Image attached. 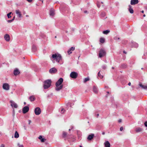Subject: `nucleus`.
Segmentation results:
<instances>
[{
  "instance_id": "f257e3e1",
  "label": "nucleus",
  "mask_w": 147,
  "mask_h": 147,
  "mask_svg": "<svg viewBox=\"0 0 147 147\" xmlns=\"http://www.w3.org/2000/svg\"><path fill=\"white\" fill-rule=\"evenodd\" d=\"M63 81V79L62 78H61L56 83L55 85L56 87L55 89L56 90L59 91L62 89L63 86L61 84Z\"/></svg>"
},
{
  "instance_id": "f03ea898",
  "label": "nucleus",
  "mask_w": 147,
  "mask_h": 147,
  "mask_svg": "<svg viewBox=\"0 0 147 147\" xmlns=\"http://www.w3.org/2000/svg\"><path fill=\"white\" fill-rule=\"evenodd\" d=\"M51 81L50 80H48L45 81L44 82L43 86L44 88L46 89L49 88L51 85Z\"/></svg>"
},
{
  "instance_id": "7ed1b4c3",
  "label": "nucleus",
  "mask_w": 147,
  "mask_h": 147,
  "mask_svg": "<svg viewBox=\"0 0 147 147\" xmlns=\"http://www.w3.org/2000/svg\"><path fill=\"white\" fill-rule=\"evenodd\" d=\"M52 57L55 59H56L57 62H59L60 60L61 59V56L60 54L57 55L56 54H53L52 55Z\"/></svg>"
},
{
  "instance_id": "20e7f679",
  "label": "nucleus",
  "mask_w": 147,
  "mask_h": 147,
  "mask_svg": "<svg viewBox=\"0 0 147 147\" xmlns=\"http://www.w3.org/2000/svg\"><path fill=\"white\" fill-rule=\"evenodd\" d=\"M106 54V52L105 50L103 49H100L99 53V57L100 58H101L104 56Z\"/></svg>"
},
{
  "instance_id": "39448f33",
  "label": "nucleus",
  "mask_w": 147,
  "mask_h": 147,
  "mask_svg": "<svg viewBox=\"0 0 147 147\" xmlns=\"http://www.w3.org/2000/svg\"><path fill=\"white\" fill-rule=\"evenodd\" d=\"M70 76L71 78L75 79L78 77V74L76 72L73 71L71 73Z\"/></svg>"
},
{
  "instance_id": "423d86ee",
  "label": "nucleus",
  "mask_w": 147,
  "mask_h": 147,
  "mask_svg": "<svg viewBox=\"0 0 147 147\" xmlns=\"http://www.w3.org/2000/svg\"><path fill=\"white\" fill-rule=\"evenodd\" d=\"M41 111L40 109L38 107L36 108L34 110V112L35 114L36 115H40Z\"/></svg>"
},
{
  "instance_id": "0eeeda50",
  "label": "nucleus",
  "mask_w": 147,
  "mask_h": 147,
  "mask_svg": "<svg viewBox=\"0 0 147 147\" xmlns=\"http://www.w3.org/2000/svg\"><path fill=\"white\" fill-rule=\"evenodd\" d=\"M3 88L4 90H8L9 89V85L8 83H4L3 85Z\"/></svg>"
},
{
  "instance_id": "6e6552de",
  "label": "nucleus",
  "mask_w": 147,
  "mask_h": 147,
  "mask_svg": "<svg viewBox=\"0 0 147 147\" xmlns=\"http://www.w3.org/2000/svg\"><path fill=\"white\" fill-rule=\"evenodd\" d=\"M29 110V107L27 106L24 107L22 109L23 113L25 114L27 113Z\"/></svg>"
},
{
  "instance_id": "1a4fd4ad",
  "label": "nucleus",
  "mask_w": 147,
  "mask_h": 147,
  "mask_svg": "<svg viewBox=\"0 0 147 147\" xmlns=\"http://www.w3.org/2000/svg\"><path fill=\"white\" fill-rule=\"evenodd\" d=\"M10 102L11 103V106L12 107H14L15 108H17L18 107V106L17 105L14 101L12 100H11Z\"/></svg>"
},
{
  "instance_id": "9d476101",
  "label": "nucleus",
  "mask_w": 147,
  "mask_h": 147,
  "mask_svg": "<svg viewBox=\"0 0 147 147\" xmlns=\"http://www.w3.org/2000/svg\"><path fill=\"white\" fill-rule=\"evenodd\" d=\"M57 69L55 67H53L50 69L49 72L51 74H54L57 71Z\"/></svg>"
},
{
  "instance_id": "9b49d317",
  "label": "nucleus",
  "mask_w": 147,
  "mask_h": 147,
  "mask_svg": "<svg viewBox=\"0 0 147 147\" xmlns=\"http://www.w3.org/2000/svg\"><path fill=\"white\" fill-rule=\"evenodd\" d=\"M139 1L138 0H131L130 4L131 5H135L138 3Z\"/></svg>"
},
{
  "instance_id": "f8f14e48",
  "label": "nucleus",
  "mask_w": 147,
  "mask_h": 147,
  "mask_svg": "<svg viewBox=\"0 0 147 147\" xmlns=\"http://www.w3.org/2000/svg\"><path fill=\"white\" fill-rule=\"evenodd\" d=\"M5 40L7 42L9 41L10 40V37L9 35L7 34H5L4 36Z\"/></svg>"
},
{
  "instance_id": "ddd939ff",
  "label": "nucleus",
  "mask_w": 147,
  "mask_h": 147,
  "mask_svg": "<svg viewBox=\"0 0 147 147\" xmlns=\"http://www.w3.org/2000/svg\"><path fill=\"white\" fill-rule=\"evenodd\" d=\"M94 137V134H90L88 135V136L87 139L88 140H91Z\"/></svg>"
},
{
  "instance_id": "4468645a",
  "label": "nucleus",
  "mask_w": 147,
  "mask_h": 147,
  "mask_svg": "<svg viewBox=\"0 0 147 147\" xmlns=\"http://www.w3.org/2000/svg\"><path fill=\"white\" fill-rule=\"evenodd\" d=\"M20 73V71L18 69L16 68L14 70L13 74L14 75L16 76Z\"/></svg>"
},
{
  "instance_id": "2eb2a0df",
  "label": "nucleus",
  "mask_w": 147,
  "mask_h": 147,
  "mask_svg": "<svg viewBox=\"0 0 147 147\" xmlns=\"http://www.w3.org/2000/svg\"><path fill=\"white\" fill-rule=\"evenodd\" d=\"M62 137L64 138H66V137L67 139L69 138V135L67 136V133L64 131L63 132Z\"/></svg>"
},
{
  "instance_id": "dca6fc26",
  "label": "nucleus",
  "mask_w": 147,
  "mask_h": 147,
  "mask_svg": "<svg viewBox=\"0 0 147 147\" xmlns=\"http://www.w3.org/2000/svg\"><path fill=\"white\" fill-rule=\"evenodd\" d=\"M16 14L18 15L19 17L21 18L22 17V14L19 9L16 10Z\"/></svg>"
},
{
  "instance_id": "f3484780",
  "label": "nucleus",
  "mask_w": 147,
  "mask_h": 147,
  "mask_svg": "<svg viewBox=\"0 0 147 147\" xmlns=\"http://www.w3.org/2000/svg\"><path fill=\"white\" fill-rule=\"evenodd\" d=\"M38 139H40L42 142H44L46 140V139L45 138H43L42 136H40L38 137Z\"/></svg>"
},
{
  "instance_id": "a211bd4d",
  "label": "nucleus",
  "mask_w": 147,
  "mask_h": 147,
  "mask_svg": "<svg viewBox=\"0 0 147 147\" xmlns=\"http://www.w3.org/2000/svg\"><path fill=\"white\" fill-rule=\"evenodd\" d=\"M128 6L129 7L128 10L129 12L131 13H134V10L132 8V6L130 5H129Z\"/></svg>"
},
{
  "instance_id": "6ab92c4d",
  "label": "nucleus",
  "mask_w": 147,
  "mask_h": 147,
  "mask_svg": "<svg viewBox=\"0 0 147 147\" xmlns=\"http://www.w3.org/2000/svg\"><path fill=\"white\" fill-rule=\"evenodd\" d=\"M74 49H75V47H71L67 51L68 54L70 55V54H71L72 53L71 51H74Z\"/></svg>"
},
{
  "instance_id": "aec40b11",
  "label": "nucleus",
  "mask_w": 147,
  "mask_h": 147,
  "mask_svg": "<svg viewBox=\"0 0 147 147\" xmlns=\"http://www.w3.org/2000/svg\"><path fill=\"white\" fill-rule=\"evenodd\" d=\"M104 144L105 147H110V144L108 141H106L104 143Z\"/></svg>"
},
{
  "instance_id": "412c9836",
  "label": "nucleus",
  "mask_w": 147,
  "mask_h": 147,
  "mask_svg": "<svg viewBox=\"0 0 147 147\" xmlns=\"http://www.w3.org/2000/svg\"><path fill=\"white\" fill-rule=\"evenodd\" d=\"M143 130V129L141 128L140 127L136 128V129L135 131L137 133L141 132Z\"/></svg>"
},
{
  "instance_id": "4be33fe9",
  "label": "nucleus",
  "mask_w": 147,
  "mask_h": 147,
  "mask_svg": "<svg viewBox=\"0 0 147 147\" xmlns=\"http://www.w3.org/2000/svg\"><path fill=\"white\" fill-rule=\"evenodd\" d=\"M35 99V97L33 95L30 96L29 98V99L31 102L34 101Z\"/></svg>"
},
{
  "instance_id": "5701e85b",
  "label": "nucleus",
  "mask_w": 147,
  "mask_h": 147,
  "mask_svg": "<svg viewBox=\"0 0 147 147\" xmlns=\"http://www.w3.org/2000/svg\"><path fill=\"white\" fill-rule=\"evenodd\" d=\"M50 15L52 16H53L54 15V11L53 9H51L50 10Z\"/></svg>"
},
{
  "instance_id": "b1692460",
  "label": "nucleus",
  "mask_w": 147,
  "mask_h": 147,
  "mask_svg": "<svg viewBox=\"0 0 147 147\" xmlns=\"http://www.w3.org/2000/svg\"><path fill=\"white\" fill-rule=\"evenodd\" d=\"M127 67V65L125 64H121L120 66V68H126Z\"/></svg>"
},
{
  "instance_id": "393cba45",
  "label": "nucleus",
  "mask_w": 147,
  "mask_h": 147,
  "mask_svg": "<svg viewBox=\"0 0 147 147\" xmlns=\"http://www.w3.org/2000/svg\"><path fill=\"white\" fill-rule=\"evenodd\" d=\"M93 91L95 93H97L98 92V89L95 86H94L93 88Z\"/></svg>"
},
{
  "instance_id": "a878e982",
  "label": "nucleus",
  "mask_w": 147,
  "mask_h": 147,
  "mask_svg": "<svg viewBox=\"0 0 147 147\" xmlns=\"http://www.w3.org/2000/svg\"><path fill=\"white\" fill-rule=\"evenodd\" d=\"M19 137V134L17 131H15L14 134V137L16 138H18Z\"/></svg>"
},
{
  "instance_id": "bb28decb",
  "label": "nucleus",
  "mask_w": 147,
  "mask_h": 147,
  "mask_svg": "<svg viewBox=\"0 0 147 147\" xmlns=\"http://www.w3.org/2000/svg\"><path fill=\"white\" fill-rule=\"evenodd\" d=\"M32 50L34 52L36 50V46L34 45H33L32 47Z\"/></svg>"
},
{
  "instance_id": "cd10ccee",
  "label": "nucleus",
  "mask_w": 147,
  "mask_h": 147,
  "mask_svg": "<svg viewBox=\"0 0 147 147\" xmlns=\"http://www.w3.org/2000/svg\"><path fill=\"white\" fill-rule=\"evenodd\" d=\"M105 39L103 38H100V42L102 43H103L105 42Z\"/></svg>"
},
{
  "instance_id": "c85d7f7f",
  "label": "nucleus",
  "mask_w": 147,
  "mask_h": 147,
  "mask_svg": "<svg viewBox=\"0 0 147 147\" xmlns=\"http://www.w3.org/2000/svg\"><path fill=\"white\" fill-rule=\"evenodd\" d=\"M110 32V30H106L104 31L103 32V33L105 34H108Z\"/></svg>"
},
{
  "instance_id": "c756f323",
  "label": "nucleus",
  "mask_w": 147,
  "mask_h": 147,
  "mask_svg": "<svg viewBox=\"0 0 147 147\" xmlns=\"http://www.w3.org/2000/svg\"><path fill=\"white\" fill-rule=\"evenodd\" d=\"M100 71H99L98 74V76L100 77V78H103V76L101 75L100 74Z\"/></svg>"
},
{
  "instance_id": "7c9ffc66",
  "label": "nucleus",
  "mask_w": 147,
  "mask_h": 147,
  "mask_svg": "<svg viewBox=\"0 0 147 147\" xmlns=\"http://www.w3.org/2000/svg\"><path fill=\"white\" fill-rule=\"evenodd\" d=\"M90 80V79L89 78H85L84 80V82L86 83L88 81Z\"/></svg>"
},
{
  "instance_id": "2f4dec72",
  "label": "nucleus",
  "mask_w": 147,
  "mask_h": 147,
  "mask_svg": "<svg viewBox=\"0 0 147 147\" xmlns=\"http://www.w3.org/2000/svg\"><path fill=\"white\" fill-rule=\"evenodd\" d=\"M11 13V12H10L7 14V15L8 18H9L11 17V16L10 15Z\"/></svg>"
},
{
  "instance_id": "473e14b6",
  "label": "nucleus",
  "mask_w": 147,
  "mask_h": 147,
  "mask_svg": "<svg viewBox=\"0 0 147 147\" xmlns=\"http://www.w3.org/2000/svg\"><path fill=\"white\" fill-rule=\"evenodd\" d=\"M65 110L63 108H62L61 109V114H63L65 112Z\"/></svg>"
},
{
  "instance_id": "72a5a7b5",
  "label": "nucleus",
  "mask_w": 147,
  "mask_h": 147,
  "mask_svg": "<svg viewBox=\"0 0 147 147\" xmlns=\"http://www.w3.org/2000/svg\"><path fill=\"white\" fill-rule=\"evenodd\" d=\"M106 68L107 66L105 65H103L102 66V68L104 69H106Z\"/></svg>"
},
{
  "instance_id": "f704fd0d",
  "label": "nucleus",
  "mask_w": 147,
  "mask_h": 147,
  "mask_svg": "<svg viewBox=\"0 0 147 147\" xmlns=\"http://www.w3.org/2000/svg\"><path fill=\"white\" fill-rule=\"evenodd\" d=\"M18 145L19 147H24L23 145L22 144H20L19 143H18Z\"/></svg>"
},
{
  "instance_id": "c9c22d12",
  "label": "nucleus",
  "mask_w": 147,
  "mask_h": 147,
  "mask_svg": "<svg viewBox=\"0 0 147 147\" xmlns=\"http://www.w3.org/2000/svg\"><path fill=\"white\" fill-rule=\"evenodd\" d=\"M68 105H69L70 107L71 106V103L70 102H68L67 103V106H68Z\"/></svg>"
},
{
  "instance_id": "e433bc0d",
  "label": "nucleus",
  "mask_w": 147,
  "mask_h": 147,
  "mask_svg": "<svg viewBox=\"0 0 147 147\" xmlns=\"http://www.w3.org/2000/svg\"><path fill=\"white\" fill-rule=\"evenodd\" d=\"M114 38V39H115V40H119L120 39L119 38L117 37H115Z\"/></svg>"
},
{
  "instance_id": "4c0bfd02",
  "label": "nucleus",
  "mask_w": 147,
  "mask_h": 147,
  "mask_svg": "<svg viewBox=\"0 0 147 147\" xmlns=\"http://www.w3.org/2000/svg\"><path fill=\"white\" fill-rule=\"evenodd\" d=\"M144 125L146 127H147V121H146L144 123Z\"/></svg>"
},
{
  "instance_id": "58836bf2",
  "label": "nucleus",
  "mask_w": 147,
  "mask_h": 147,
  "mask_svg": "<svg viewBox=\"0 0 147 147\" xmlns=\"http://www.w3.org/2000/svg\"><path fill=\"white\" fill-rule=\"evenodd\" d=\"M13 21H12V20H8L7 21V22L8 23H11V22H12Z\"/></svg>"
},
{
  "instance_id": "ea45409f",
  "label": "nucleus",
  "mask_w": 147,
  "mask_h": 147,
  "mask_svg": "<svg viewBox=\"0 0 147 147\" xmlns=\"http://www.w3.org/2000/svg\"><path fill=\"white\" fill-rule=\"evenodd\" d=\"M5 147V145L4 144H2L0 146V147Z\"/></svg>"
},
{
  "instance_id": "a19ab883",
  "label": "nucleus",
  "mask_w": 147,
  "mask_h": 147,
  "mask_svg": "<svg viewBox=\"0 0 147 147\" xmlns=\"http://www.w3.org/2000/svg\"><path fill=\"white\" fill-rule=\"evenodd\" d=\"M123 129V127H121L120 128V130L121 131H122Z\"/></svg>"
},
{
  "instance_id": "79ce46f5",
  "label": "nucleus",
  "mask_w": 147,
  "mask_h": 147,
  "mask_svg": "<svg viewBox=\"0 0 147 147\" xmlns=\"http://www.w3.org/2000/svg\"><path fill=\"white\" fill-rule=\"evenodd\" d=\"M101 15L103 17L105 15V13H102Z\"/></svg>"
},
{
  "instance_id": "37998d69",
  "label": "nucleus",
  "mask_w": 147,
  "mask_h": 147,
  "mask_svg": "<svg viewBox=\"0 0 147 147\" xmlns=\"http://www.w3.org/2000/svg\"><path fill=\"white\" fill-rule=\"evenodd\" d=\"M122 121V120L121 119H119L118 120V122L119 123H121Z\"/></svg>"
},
{
  "instance_id": "c03bdc74",
  "label": "nucleus",
  "mask_w": 147,
  "mask_h": 147,
  "mask_svg": "<svg viewBox=\"0 0 147 147\" xmlns=\"http://www.w3.org/2000/svg\"><path fill=\"white\" fill-rule=\"evenodd\" d=\"M29 2H31L32 1V0H26Z\"/></svg>"
},
{
  "instance_id": "a18cd8bd",
  "label": "nucleus",
  "mask_w": 147,
  "mask_h": 147,
  "mask_svg": "<svg viewBox=\"0 0 147 147\" xmlns=\"http://www.w3.org/2000/svg\"><path fill=\"white\" fill-rule=\"evenodd\" d=\"M84 12L85 13H88V11H87L86 10H85V11H84Z\"/></svg>"
},
{
  "instance_id": "49530a36",
  "label": "nucleus",
  "mask_w": 147,
  "mask_h": 147,
  "mask_svg": "<svg viewBox=\"0 0 147 147\" xmlns=\"http://www.w3.org/2000/svg\"><path fill=\"white\" fill-rule=\"evenodd\" d=\"M15 16H14L13 18L12 19V20L13 21L15 19Z\"/></svg>"
},
{
  "instance_id": "de8ad7c7",
  "label": "nucleus",
  "mask_w": 147,
  "mask_h": 147,
  "mask_svg": "<svg viewBox=\"0 0 147 147\" xmlns=\"http://www.w3.org/2000/svg\"><path fill=\"white\" fill-rule=\"evenodd\" d=\"M31 121L30 120H29V123H28L30 125V123H31Z\"/></svg>"
},
{
  "instance_id": "09e8293b",
  "label": "nucleus",
  "mask_w": 147,
  "mask_h": 147,
  "mask_svg": "<svg viewBox=\"0 0 147 147\" xmlns=\"http://www.w3.org/2000/svg\"><path fill=\"white\" fill-rule=\"evenodd\" d=\"M131 85V83L130 82H129L128 84V85L129 86H130Z\"/></svg>"
},
{
  "instance_id": "8fccbe9b",
  "label": "nucleus",
  "mask_w": 147,
  "mask_h": 147,
  "mask_svg": "<svg viewBox=\"0 0 147 147\" xmlns=\"http://www.w3.org/2000/svg\"><path fill=\"white\" fill-rule=\"evenodd\" d=\"M13 115H14V112H15V111H14V110L13 109Z\"/></svg>"
},
{
  "instance_id": "3c124183",
  "label": "nucleus",
  "mask_w": 147,
  "mask_h": 147,
  "mask_svg": "<svg viewBox=\"0 0 147 147\" xmlns=\"http://www.w3.org/2000/svg\"><path fill=\"white\" fill-rule=\"evenodd\" d=\"M123 53H125V54H126V52H125V51H123Z\"/></svg>"
},
{
  "instance_id": "603ef678",
  "label": "nucleus",
  "mask_w": 147,
  "mask_h": 147,
  "mask_svg": "<svg viewBox=\"0 0 147 147\" xmlns=\"http://www.w3.org/2000/svg\"><path fill=\"white\" fill-rule=\"evenodd\" d=\"M102 135H104L105 134V132H102Z\"/></svg>"
},
{
  "instance_id": "864d4df0",
  "label": "nucleus",
  "mask_w": 147,
  "mask_h": 147,
  "mask_svg": "<svg viewBox=\"0 0 147 147\" xmlns=\"http://www.w3.org/2000/svg\"><path fill=\"white\" fill-rule=\"evenodd\" d=\"M97 117H98V116H99V114H97Z\"/></svg>"
},
{
  "instance_id": "5fc2aeb1",
  "label": "nucleus",
  "mask_w": 147,
  "mask_h": 147,
  "mask_svg": "<svg viewBox=\"0 0 147 147\" xmlns=\"http://www.w3.org/2000/svg\"><path fill=\"white\" fill-rule=\"evenodd\" d=\"M97 6L98 8H99L100 7V5H97Z\"/></svg>"
},
{
  "instance_id": "6e6d98bb",
  "label": "nucleus",
  "mask_w": 147,
  "mask_h": 147,
  "mask_svg": "<svg viewBox=\"0 0 147 147\" xmlns=\"http://www.w3.org/2000/svg\"><path fill=\"white\" fill-rule=\"evenodd\" d=\"M141 12L142 13H144V11L143 10H142L141 11Z\"/></svg>"
},
{
  "instance_id": "4d7b16f0",
  "label": "nucleus",
  "mask_w": 147,
  "mask_h": 147,
  "mask_svg": "<svg viewBox=\"0 0 147 147\" xmlns=\"http://www.w3.org/2000/svg\"><path fill=\"white\" fill-rule=\"evenodd\" d=\"M138 45L137 44H136V47H138Z\"/></svg>"
},
{
  "instance_id": "13d9d810",
  "label": "nucleus",
  "mask_w": 147,
  "mask_h": 147,
  "mask_svg": "<svg viewBox=\"0 0 147 147\" xmlns=\"http://www.w3.org/2000/svg\"><path fill=\"white\" fill-rule=\"evenodd\" d=\"M143 16L144 17H145L146 16V15L145 14H144L143 15Z\"/></svg>"
},
{
  "instance_id": "bf43d9fd",
  "label": "nucleus",
  "mask_w": 147,
  "mask_h": 147,
  "mask_svg": "<svg viewBox=\"0 0 147 147\" xmlns=\"http://www.w3.org/2000/svg\"><path fill=\"white\" fill-rule=\"evenodd\" d=\"M112 69H114L115 68L114 67H112Z\"/></svg>"
},
{
  "instance_id": "052dcab7",
  "label": "nucleus",
  "mask_w": 147,
  "mask_h": 147,
  "mask_svg": "<svg viewBox=\"0 0 147 147\" xmlns=\"http://www.w3.org/2000/svg\"><path fill=\"white\" fill-rule=\"evenodd\" d=\"M26 103L25 102H24V104L25 105H26Z\"/></svg>"
},
{
  "instance_id": "680f3d73",
  "label": "nucleus",
  "mask_w": 147,
  "mask_h": 147,
  "mask_svg": "<svg viewBox=\"0 0 147 147\" xmlns=\"http://www.w3.org/2000/svg\"><path fill=\"white\" fill-rule=\"evenodd\" d=\"M73 127H73V126H72V127H71V129H72L73 128Z\"/></svg>"
},
{
  "instance_id": "e2e57ef3",
  "label": "nucleus",
  "mask_w": 147,
  "mask_h": 147,
  "mask_svg": "<svg viewBox=\"0 0 147 147\" xmlns=\"http://www.w3.org/2000/svg\"><path fill=\"white\" fill-rule=\"evenodd\" d=\"M107 93H108V94H109V92H108V91H107Z\"/></svg>"
},
{
  "instance_id": "0e129e2a",
  "label": "nucleus",
  "mask_w": 147,
  "mask_h": 147,
  "mask_svg": "<svg viewBox=\"0 0 147 147\" xmlns=\"http://www.w3.org/2000/svg\"><path fill=\"white\" fill-rule=\"evenodd\" d=\"M71 129H69V131H70Z\"/></svg>"
},
{
  "instance_id": "69168bd1",
  "label": "nucleus",
  "mask_w": 147,
  "mask_h": 147,
  "mask_svg": "<svg viewBox=\"0 0 147 147\" xmlns=\"http://www.w3.org/2000/svg\"><path fill=\"white\" fill-rule=\"evenodd\" d=\"M55 38H57V36H55Z\"/></svg>"
},
{
  "instance_id": "338daca9",
  "label": "nucleus",
  "mask_w": 147,
  "mask_h": 147,
  "mask_svg": "<svg viewBox=\"0 0 147 147\" xmlns=\"http://www.w3.org/2000/svg\"><path fill=\"white\" fill-rule=\"evenodd\" d=\"M80 147H82V146H80Z\"/></svg>"
},
{
  "instance_id": "774afa93",
  "label": "nucleus",
  "mask_w": 147,
  "mask_h": 147,
  "mask_svg": "<svg viewBox=\"0 0 147 147\" xmlns=\"http://www.w3.org/2000/svg\"><path fill=\"white\" fill-rule=\"evenodd\" d=\"M28 15H26V16H27V17H28Z\"/></svg>"
}]
</instances>
